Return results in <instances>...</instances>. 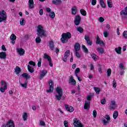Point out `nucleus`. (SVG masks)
<instances>
[{
	"instance_id": "obj_31",
	"label": "nucleus",
	"mask_w": 127,
	"mask_h": 127,
	"mask_svg": "<svg viewBox=\"0 0 127 127\" xmlns=\"http://www.w3.org/2000/svg\"><path fill=\"white\" fill-rule=\"evenodd\" d=\"M118 117H119V112L117 111H114L113 114V118L114 120H117Z\"/></svg>"
},
{
	"instance_id": "obj_32",
	"label": "nucleus",
	"mask_w": 127,
	"mask_h": 127,
	"mask_svg": "<svg viewBox=\"0 0 127 127\" xmlns=\"http://www.w3.org/2000/svg\"><path fill=\"white\" fill-rule=\"evenodd\" d=\"M80 12L81 14H82V15H83V16H86L87 15V12H86L85 9H81Z\"/></svg>"
},
{
	"instance_id": "obj_28",
	"label": "nucleus",
	"mask_w": 127,
	"mask_h": 127,
	"mask_svg": "<svg viewBox=\"0 0 127 127\" xmlns=\"http://www.w3.org/2000/svg\"><path fill=\"white\" fill-rule=\"evenodd\" d=\"M49 88L51 89H54V83H53V81L52 80H50L49 81Z\"/></svg>"
},
{
	"instance_id": "obj_61",
	"label": "nucleus",
	"mask_w": 127,
	"mask_h": 127,
	"mask_svg": "<svg viewBox=\"0 0 127 127\" xmlns=\"http://www.w3.org/2000/svg\"><path fill=\"white\" fill-rule=\"evenodd\" d=\"M39 14H40V15H43V9H41L39 10Z\"/></svg>"
},
{
	"instance_id": "obj_5",
	"label": "nucleus",
	"mask_w": 127,
	"mask_h": 127,
	"mask_svg": "<svg viewBox=\"0 0 127 127\" xmlns=\"http://www.w3.org/2000/svg\"><path fill=\"white\" fill-rule=\"evenodd\" d=\"M7 18V15H6V12L5 11L3 10L2 11H0V22H2V21H5L6 18Z\"/></svg>"
},
{
	"instance_id": "obj_9",
	"label": "nucleus",
	"mask_w": 127,
	"mask_h": 127,
	"mask_svg": "<svg viewBox=\"0 0 127 127\" xmlns=\"http://www.w3.org/2000/svg\"><path fill=\"white\" fill-rule=\"evenodd\" d=\"M44 59H47L48 61H49V64L50 67H53V64H52L51 57H50L49 55H47V54H44Z\"/></svg>"
},
{
	"instance_id": "obj_7",
	"label": "nucleus",
	"mask_w": 127,
	"mask_h": 127,
	"mask_svg": "<svg viewBox=\"0 0 127 127\" xmlns=\"http://www.w3.org/2000/svg\"><path fill=\"white\" fill-rule=\"evenodd\" d=\"M73 125L74 127H84L83 124L80 122V120L77 118L73 119Z\"/></svg>"
},
{
	"instance_id": "obj_25",
	"label": "nucleus",
	"mask_w": 127,
	"mask_h": 127,
	"mask_svg": "<svg viewBox=\"0 0 127 127\" xmlns=\"http://www.w3.org/2000/svg\"><path fill=\"white\" fill-rule=\"evenodd\" d=\"M49 45L51 50H53L54 49V42H53V41H50Z\"/></svg>"
},
{
	"instance_id": "obj_21",
	"label": "nucleus",
	"mask_w": 127,
	"mask_h": 127,
	"mask_svg": "<svg viewBox=\"0 0 127 127\" xmlns=\"http://www.w3.org/2000/svg\"><path fill=\"white\" fill-rule=\"evenodd\" d=\"M77 7L76 6H73L71 8V13L73 15H75L77 13Z\"/></svg>"
},
{
	"instance_id": "obj_40",
	"label": "nucleus",
	"mask_w": 127,
	"mask_h": 127,
	"mask_svg": "<svg viewBox=\"0 0 127 127\" xmlns=\"http://www.w3.org/2000/svg\"><path fill=\"white\" fill-rule=\"evenodd\" d=\"M82 47L85 53H88L89 52V50H88V49L85 46V45H82Z\"/></svg>"
},
{
	"instance_id": "obj_26",
	"label": "nucleus",
	"mask_w": 127,
	"mask_h": 127,
	"mask_svg": "<svg viewBox=\"0 0 127 127\" xmlns=\"http://www.w3.org/2000/svg\"><path fill=\"white\" fill-rule=\"evenodd\" d=\"M97 51L99 54H104V53H105V51H104V49H103V48L99 47L97 49Z\"/></svg>"
},
{
	"instance_id": "obj_55",
	"label": "nucleus",
	"mask_w": 127,
	"mask_h": 127,
	"mask_svg": "<svg viewBox=\"0 0 127 127\" xmlns=\"http://www.w3.org/2000/svg\"><path fill=\"white\" fill-rule=\"evenodd\" d=\"M29 64H30V65H33V66H35V65H36V64H35V63H34V62L31 61L29 62Z\"/></svg>"
},
{
	"instance_id": "obj_60",
	"label": "nucleus",
	"mask_w": 127,
	"mask_h": 127,
	"mask_svg": "<svg viewBox=\"0 0 127 127\" xmlns=\"http://www.w3.org/2000/svg\"><path fill=\"white\" fill-rule=\"evenodd\" d=\"M101 103L102 105H105V104H106V99H103L101 100Z\"/></svg>"
},
{
	"instance_id": "obj_3",
	"label": "nucleus",
	"mask_w": 127,
	"mask_h": 127,
	"mask_svg": "<svg viewBox=\"0 0 127 127\" xmlns=\"http://www.w3.org/2000/svg\"><path fill=\"white\" fill-rule=\"evenodd\" d=\"M56 92L58 95H56L55 97L58 101H60L63 96V90L62 87H57L56 88Z\"/></svg>"
},
{
	"instance_id": "obj_17",
	"label": "nucleus",
	"mask_w": 127,
	"mask_h": 127,
	"mask_svg": "<svg viewBox=\"0 0 127 127\" xmlns=\"http://www.w3.org/2000/svg\"><path fill=\"white\" fill-rule=\"evenodd\" d=\"M34 2L33 1V0H29V8L30 9H32V8H34Z\"/></svg>"
},
{
	"instance_id": "obj_38",
	"label": "nucleus",
	"mask_w": 127,
	"mask_h": 127,
	"mask_svg": "<svg viewBox=\"0 0 127 127\" xmlns=\"http://www.w3.org/2000/svg\"><path fill=\"white\" fill-rule=\"evenodd\" d=\"M49 16H50L51 18H54L55 17V13L54 11H52L50 13Z\"/></svg>"
},
{
	"instance_id": "obj_34",
	"label": "nucleus",
	"mask_w": 127,
	"mask_h": 127,
	"mask_svg": "<svg viewBox=\"0 0 127 127\" xmlns=\"http://www.w3.org/2000/svg\"><path fill=\"white\" fill-rule=\"evenodd\" d=\"M107 4L109 7H113V3L112 2V0H108Z\"/></svg>"
},
{
	"instance_id": "obj_24",
	"label": "nucleus",
	"mask_w": 127,
	"mask_h": 127,
	"mask_svg": "<svg viewBox=\"0 0 127 127\" xmlns=\"http://www.w3.org/2000/svg\"><path fill=\"white\" fill-rule=\"evenodd\" d=\"M69 83H71V85H76V81L73 78V76H71L69 80Z\"/></svg>"
},
{
	"instance_id": "obj_56",
	"label": "nucleus",
	"mask_w": 127,
	"mask_h": 127,
	"mask_svg": "<svg viewBox=\"0 0 127 127\" xmlns=\"http://www.w3.org/2000/svg\"><path fill=\"white\" fill-rule=\"evenodd\" d=\"M100 22H104V21H105V19H104V18H103V17H99V19Z\"/></svg>"
},
{
	"instance_id": "obj_10",
	"label": "nucleus",
	"mask_w": 127,
	"mask_h": 127,
	"mask_svg": "<svg viewBox=\"0 0 127 127\" xmlns=\"http://www.w3.org/2000/svg\"><path fill=\"white\" fill-rule=\"evenodd\" d=\"M81 19H82V18L80 15H77L75 16L74 21V24L75 25H79V24H80V22H81Z\"/></svg>"
},
{
	"instance_id": "obj_29",
	"label": "nucleus",
	"mask_w": 127,
	"mask_h": 127,
	"mask_svg": "<svg viewBox=\"0 0 127 127\" xmlns=\"http://www.w3.org/2000/svg\"><path fill=\"white\" fill-rule=\"evenodd\" d=\"M27 68H28V70L29 72H30V73H33L34 72V68H33V67L30 66V65H28Z\"/></svg>"
},
{
	"instance_id": "obj_22",
	"label": "nucleus",
	"mask_w": 127,
	"mask_h": 127,
	"mask_svg": "<svg viewBox=\"0 0 127 127\" xmlns=\"http://www.w3.org/2000/svg\"><path fill=\"white\" fill-rule=\"evenodd\" d=\"M52 3L58 5L59 4H61V3H62V1L61 0H53Z\"/></svg>"
},
{
	"instance_id": "obj_12",
	"label": "nucleus",
	"mask_w": 127,
	"mask_h": 127,
	"mask_svg": "<svg viewBox=\"0 0 127 127\" xmlns=\"http://www.w3.org/2000/svg\"><path fill=\"white\" fill-rule=\"evenodd\" d=\"M70 56V50L66 51L64 53V58H63L64 62H67V58Z\"/></svg>"
},
{
	"instance_id": "obj_11",
	"label": "nucleus",
	"mask_w": 127,
	"mask_h": 127,
	"mask_svg": "<svg viewBox=\"0 0 127 127\" xmlns=\"http://www.w3.org/2000/svg\"><path fill=\"white\" fill-rule=\"evenodd\" d=\"M3 127H14V123L12 120H10L6 125H3Z\"/></svg>"
},
{
	"instance_id": "obj_15",
	"label": "nucleus",
	"mask_w": 127,
	"mask_h": 127,
	"mask_svg": "<svg viewBox=\"0 0 127 127\" xmlns=\"http://www.w3.org/2000/svg\"><path fill=\"white\" fill-rule=\"evenodd\" d=\"M10 39L12 40V44H14L15 43V40L16 39V36L14 34H12L10 36Z\"/></svg>"
},
{
	"instance_id": "obj_14",
	"label": "nucleus",
	"mask_w": 127,
	"mask_h": 127,
	"mask_svg": "<svg viewBox=\"0 0 127 127\" xmlns=\"http://www.w3.org/2000/svg\"><path fill=\"white\" fill-rule=\"evenodd\" d=\"M47 74V70L43 69L42 70L41 74H40L39 79L41 80Z\"/></svg>"
},
{
	"instance_id": "obj_58",
	"label": "nucleus",
	"mask_w": 127,
	"mask_h": 127,
	"mask_svg": "<svg viewBox=\"0 0 127 127\" xmlns=\"http://www.w3.org/2000/svg\"><path fill=\"white\" fill-rule=\"evenodd\" d=\"M40 125L44 127L45 126V123L42 121H40Z\"/></svg>"
},
{
	"instance_id": "obj_6",
	"label": "nucleus",
	"mask_w": 127,
	"mask_h": 127,
	"mask_svg": "<svg viewBox=\"0 0 127 127\" xmlns=\"http://www.w3.org/2000/svg\"><path fill=\"white\" fill-rule=\"evenodd\" d=\"M1 85L2 87L0 88V91L1 93H4L5 90L7 89V83L5 82L4 80H2L1 81Z\"/></svg>"
},
{
	"instance_id": "obj_1",
	"label": "nucleus",
	"mask_w": 127,
	"mask_h": 127,
	"mask_svg": "<svg viewBox=\"0 0 127 127\" xmlns=\"http://www.w3.org/2000/svg\"><path fill=\"white\" fill-rule=\"evenodd\" d=\"M37 32V35L38 37L35 39L36 43H40V42H41L40 37H41V38H42V37H47V32L43 29V26L41 25H38Z\"/></svg>"
},
{
	"instance_id": "obj_63",
	"label": "nucleus",
	"mask_w": 127,
	"mask_h": 127,
	"mask_svg": "<svg viewBox=\"0 0 127 127\" xmlns=\"http://www.w3.org/2000/svg\"><path fill=\"white\" fill-rule=\"evenodd\" d=\"M86 42L87 43V45H89V46H91L92 45V41H91L90 40Z\"/></svg>"
},
{
	"instance_id": "obj_44",
	"label": "nucleus",
	"mask_w": 127,
	"mask_h": 127,
	"mask_svg": "<svg viewBox=\"0 0 127 127\" xmlns=\"http://www.w3.org/2000/svg\"><path fill=\"white\" fill-rule=\"evenodd\" d=\"M91 58H92V59H93V60H95V61H96L97 60V58H96V57H97V55H96V54H91Z\"/></svg>"
},
{
	"instance_id": "obj_33",
	"label": "nucleus",
	"mask_w": 127,
	"mask_h": 127,
	"mask_svg": "<svg viewBox=\"0 0 127 127\" xmlns=\"http://www.w3.org/2000/svg\"><path fill=\"white\" fill-rule=\"evenodd\" d=\"M96 43L97 44H105V43H104V42L103 41H101L100 40V38H99V37H97V40H96Z\"/></svg>"
},
{
	"instance_id": "obj_62",
	"label": "nucleus",
	"mask_w": 127,
	"mask_h": 127,
	"mask_svg": "<svg viewBox=\"0 0 127 127\" xmlns=\"http://www.w3.org/2000/svg\"><path fill=\"white\" fill-rule=\"evenodd\" d=\"M46 9L47 12H48V13L50 12V13L51 12V9H50V8L46 7Z\"/></svg>"
},
{
	"instance_id": "obj_27",
	"label": "nucleus",
	"mask_w": 127,
	"mask_h": 127,
	"mask_svg": "<svg viewBox=\"0 0 127 127\" xmlns=\"http://www.w3.org/2000/svg\"><path fill=\"white\" fill-rule=\"evenodd\" d=\"M15 71L16 72V75H18L20 72H21V69L19 68V66H16V68H14Z\"/></svg>"
},
{
	"instance_id": "obj_43",
	"label": "nucleus",
	"mask_w": 127,
	"mask_h": 127,
	"mask_svg": "<svg viewBox=\"0 0 127 127\" xmlns=\"http://www.w3.org/2000/svg\"><path fill=\"white\" fill-rule=\"evenodd\" d=\"M123 36L125 38V39H127V30H125L123 33Z\"/></svg>"
},
{
	"instance_id": "obj_37",
	"label": "nucleus",
	"mask_w": 127,
	"mask_h": 127,
	"mask_svg": "<svg viewBox=\"0 0 127 127\" xmlns=\"http://www.w3.org/2000/svg\"><path fill=\"white\" fill-rule=\"evenodd\" d=\"M77 30L78 31V32H80V33H83V32H84V29L81 27H77Z\"/></svg>"
},
{
	"instance_id": "obj_45",
	"label": "nucleus",
	"mask_w": 127,
	"mask_h": 127,
	"mask_svg": "<svg viewBox=\"0 0 127 127\" xmlns=\"http://www.w3.org/2000/svg\"><path fill=\"white\" fill-rule=\"evenodd\" d=\"M78 51H74V53L75 56H76L77 58H80L81 57V55H80V54L79 53V52H78Z\"/></svg>"
},
{
	"instance_id": "obj_35",
	"label": "nucleus",
	"mask_w": 127,
	"mask_h": 127,
	"mask_svg": "<svg viewBox=\"0 0 127 127\" xmlns=\"http://www.w3.org/2000/svg\"><path fill=\"white\" fill-rule=\"evenodd\" d=\"M121 15H127V10H122L120 12Z\"/></svg>"
},
{
	"instance_id": "obj_2",
	"label": "nucleus",
	"mask_w": 127,
	"mask_h": 127,
	"mask_svg": "<svg viewBox=\"0 0 127 127\" xmlns=\"http://www.w3.org/2000/svg\"><path fill=\"white\" fill-rule=\"evenodd\" d=\"M72 37V35L71 33L67 32L65 33H63L62 35V38L61 41L62 43H66L68 41V39H70Z\"/></svg>"
},
{
	"instance_id": "obj_54",
	"label": "nucleus",
	"mask_w": 127,
	"mask_h": 127,
	"mask_svg": "<svg viewBox=\"0 0 127 127\" xmlns=\"http://www.w3.org/2000/svg\"><path fill=\"white\" fill-rule=\"evenodd\" d=\"M54 89H53V88H49V90H46V92H47V93H53V90H54Z\"/></svg>"
},
{
	"instance_id": "obj_8",
	"label": "nucleus",
	"mask_w": 127,
	"mask_h": 127,
	"mask_svg": "<svg viewBox=\"0 0 127 127\" xmlns=\"http://www.w3.org/2000/svg\"><path fill=\"white\" fill-rule=\"evenodd\" d=\"M105 119L103 118L102 119V123L104 126H107L108 125V123L109 122L111 121V117H110V115H105V117H104Z\"/></svg>"
},
{
	"instance_id": "obj_50",
	"label": "nucleus",
	"mask_w": 127,
	"mask_h": 127,
	"mask_svg": "<svg viewBox=\"0 0 127 127\" xmlns=\"http://www.w3.org/2000/svg\"><path fill=\"white\" fill-rule=\"evenodd\" d=\"M103 34L104 35V37L107 38L109 36V33H108V31H105L103 32Z\"/></svg>"
},
{
	"instance_id": "obj_30",
	"label": "nucleus",
	"mask_w": 127,
	"mask_h": 127,
	"mask_svg": "<svg viewBox=\"0 0 127 127\" xmlns=\"http://www.w3.org/2000/svg\"><path fill=\"white\" fill-rule=\"evenodd\" d=\"M122 51V48L121 47H119L118 48H115V52L117 53V54H121Z\"/></svg>"
},
{
	"instance_id": "obj_51",
	"label": "nucleus",
	"mask_w": 127,
	"mask_h": 127,
	"mask_svg": "<svg viewBox=\"0 0 127 127\" xmlns=\"http://www.w3.org/2000/svg\"><path fill=\"white\" fill-rule=\"evenodd\" d=\"M84 39L86 40L87 42V41H89L90 40V37H89V36L88 35H86L84 36Z\"/></svg>"
},
{
	"instance_id": "obj_13",
	"label": "nucleus",
	"mask_w": 127,
	"mask_h": 127,
	"mask_svg": "<svg viewBox=\"0 0 127 127\" xmlns=\"http://www.w3.org/2000/svg\"><path fill=\"white\" fill-rule=\"evenodd\" d=\"M74 51H80V49H81V46L79 43H75L74 46Z\"/></svg>"
},
{
	"instance_id": "obj_39",
	"label": "nucleus",
	"mask_w": 127,
	"mask_h": 127,
	"mask_svg": "<svg viewBox=\"0 0 127 127\" xmlns=\"http://www.w3.org/2000/svg\"><path fill=\"white\" fill-rule=\"evenodd\" d=\"M94 90L97 94H100V92H101V88L99 87H94Z\"/></svg>"
},
{
	"instance_id": "obj_64",
	"label": "nucleus",
	"mask_w": 127,
	"mask_h": 127,
	"mask_svg": "<svg viewBox=\"0 0 127 127\" xmlns=\"http://www.w3.org/2000/svg\"><path fill=\"white\" fill-rule=\"evenodd\" d=\"M1 49H2L3 51H6V49L5 48V47L3 45L1 47Z\"/></svg>"
},
{
	"instance_id": "obj_48",
	"label": "nucleus",
	"mask_w": 127,
	"mask_h": 127,
	"mask_svg": "<svg viewBox=\"0 0 127 127\" xmlns=\"http://www.w3.org/2000/svg\"><path fill=\"white\" fill-rule=\"evenodd\" d=\"M113 88L117 87V82H116V79H115V78L113 79Z\"/></svg>"
},
{
	"instance_id": "obj_36",
	"label": "nucleus",
	"mask_w": 127,
	"mask_h": 127,
	"mask_svg": "<svg viewBox=\"0 0 127 127\" xmlns=\"http://www.w3.org/2000/svg\"><path fill=\"white\" fill-rule=\"evenodd\" d=\"M22 118L23 119V121L25 122V121H27V113H24Z\"/></svg>"
},
{
	"instance_id": "obj_20",
	"label": "nucleus",
	"mask_w": 127,
	"mask_h": 127,
	"mask_svg": "<svg viewBox=\"0 0 127 127\" xmlns=\"http://www.w3.org/2000/svg\"><path fill=\"white\" fill-rule=\"evenodd\" d=\"M65 107L66 109L67 112H69V113H72V112H74V108L72 106L68 107V105H65Z\"/></svg>"
},
{
	"instance_id": "obj_57",
	"label": "nucleus",
	"mask_w": 127,
	"mask_h": 127,
	"mask_svg": "<svg viewBox=\"0 0 127 127\" xmlns=\"http://www.w3.org/2000/svg\"><path fill=\"white\" fill-rule=\"evenodd\" d=\"M64 126L65 127H68V124H69V123H68V122L64 121Z\"/></svg>"
},
{
	"instance_id": "obj_59",
	"label": "nucleus",
	"mask_w": 127,
	"mask_h": 127,
	"mask_svg": "<svg viewBox=\"0 0 127 127\" xmlns=\"http://www.w3.org/2000/svg\"><path fill=\"white\" fill-rule=\"evenodd\" d=\"M79 72H80V68L77 67L76 68L74 73L78 74V73H79Z\"/></svg>"
},
{
	"instance_id": "obj_41",
	"label": "nucleus",
	"mask_w": 127,
	"mask_h": 127,
	"mask_svg": "<svg viewBox=\"0 0 127 127\" xmlns=\"http://www.w3.org/2000/svg\"><path fill=\"white\" fill-rule=\"evenodd\" d=\"M100 5L101 7H103V8H105L106 7V5L105 4V2H104L103 0H100Z\"/></svg>"
},
{
	"instance_id": "obj_4",
	"label": "nucleus",
	"mask_w": 127,
	"mask_h": 127,
	"mask_svg": "<svg viewBox=\"0 0 127 127\" xmlns=\"http://www.w3.org/2000/svg\"><path fill=\"white\" fill-rule=\"evenodd\" d=\"M93 95H89L87 96V101H85L84 109V110H89L90 109V101L92 100Z\"/></svg>"
},
{
	"instance_id": "obj_23",
	"label": "nucleus",
	"mask_w": 127,
	"mask_h": 127,
	"mask_svg": "<svg viewBox=\"0 0 127 127\" xmlns=\"http://www.w3.org/2000/svg\"><path fill=\"white\" fill-rule=\"evenodd\" d=\"M0 58H1V59H5L6 58L5 52H1L0 53Z\"/></svg>"
},
{
	"instance_id": "obj_49",
	"label": "nucleus",
	"mask_w": 127,
	"mask_h": 127,
	"mask_svg": "<svg viewBox=\"0 0 127 127\" xmlns=\"http://www.w3.org/2000/svg\"><path fill=\"white\" fill-rule=\"evenodd\" d=\"M90 2L91 3L92 5H96L97 0H91Z\"/></svg>"
},
{
	"instance_id": "obj_53",
	"label": "nucleus",
	"mask_w": 127,
	"mask_h": 127,
	"mask_svg": "<svg viewBox=\"0 0 127 127\" xmlns=\"http://www.w3.org/2000/svg\"><path fill=\"white\" fill-rule=\"evenodd\" d=\"M93 116L94 118H97V111L94 110L93 111Z\"/></svg>"
},
{
	"instance_id": "obj_18",
	"label": "nucleus",
	"mask_w": 127,
	"mask_h": 127,
	"mask_svg": "<svg viewBox=\"0 0 127 127\" xmlns=\"http://www.w3.org/2000/svg\"><path fill=\"white\" fill-rule=\"evenodd\" d=\"M20 77H23L26 79V80H27V79H30V75L24 72L22 75H20Z\"/></svg>"
},
{
	"instance_id": "obj_16",
	"label": "nucleus",
	"mask_w": 127,
	"mask_h": 127,
	"mask_svg": "<svg viewBox=\"0 0 127 127\" xmlns=\"http://www.w3.org/2000/svg\"><path fill=\"white\" fill-rule=\"evenodd\" d=\"M28 83V81H27V80H25V82L24 84H22V83H21V81H20V80H19V84H20V86L21 87H22L23 88H24V89H26V88H27Z\"/></svg>"
},
{
	"instance_id": "obj_46",
	"label": "nucleus",
	"mask_w": 127,
	"mask_h": 127,
	"mask_svg": "<svg viewBox=\"0 0 127 127\" xmlns=\"http://www.w3.org/2000/svg\"><path fill=\"white\" fill-rule=\"evenodd\" d=\"M107 74L108 77H110V76H111V74H112V70L111 69V68H109L108 69H107Z\"/></svg>"
},
{
	"instance_id": "obj_52",
	"label": "nucleus",
	"mask_w": 127,
	"mask_h": 127,
	"mask_svg": "<svg viewBox=\"0 0 127 127\" xmlns=\"http://www.w3.org/2000/svg\"><path fill=\"white\" fill-rule=\"evenodd\" d=\"M42 59L40 58L39 61L38 62V67H41Z\"/></svg>"
},
{
	"instance_id": "obj_19",
	"label": "nucleus",
	"mask_w": 127,
	"mask_h": 127,
	"mask_svg": "<svg viewBox=\"0 0 127 127\" xmlns=\"http://www.w3.org/2000/svg\"><path fill=\"white\" fill-rule=\"evenodd\" d=\"M17 51L19 53V55L22 56L25 53V51L22 48L17 49Z\"/></svg>"
},
{
	"instance_id": "obj_47",
	"label": "nucleus",
	"mask_w": 127,
	"mask_h": 127,
	"mask_svg": "<svg viewBox=\"0 0 127 127\" xmlns=\"http://www.w3.org/2000/svg\"><path fill=\"white\" fill-rule=\"evenodd\" d=\"M119 67L121 70H125V66H124V64L122 63L120 64Z\"/></svg>"
},
{
	"instance_id": "obj_42",
	"label": "nucleus",
	"mask_w": 127,
	"mask_h": 127,
	"mask_svg": "<svg viewBox=\"0 0 127 127\" xmlns=\"http://www.w3.org/2000/svg\"><path fill=\"white\" fill-rule=\"evenodd\" d=\"M20 25H25V20H24V19L21 18L20 20Z\"/></svg>"
}]
</instances>
